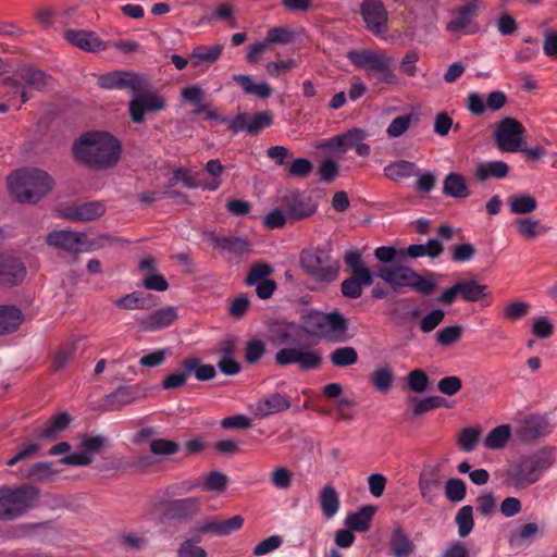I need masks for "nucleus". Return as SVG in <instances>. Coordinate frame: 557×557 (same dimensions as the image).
I'll return each mask as SVG.
<instances>
[{
	"label": "nucleus",
	"instance_id": "nucleus-1",
	"mask_svg": "<svg viewBox=\"0 0 557 557\" xmlns=\"http://www.w3.org/2000/svg\"><path fill=\"white\" fill-rule=\"evenodd\" d=\"M75 159L90 168L107 170L114 168L122 153L121 141L111 133L89 131L73 145Z\"/></svg>",
	"mask_w": 557,
	"mask_h": 557
},
{
	"label": "nucleus",
	"instance_id": "nucleus-2",
	"mask_svg": "<svg viewBox=\"0 0 557 557\" xmlns=\"http://www.w3.org/2000/svg\"><path fill=\"white\" fill-rule=\"evenodd\" d=\"M557 448L546 445L512 462L503 474L504 483L515 490H525L539 482L556 462Z\"/></svg>",
	"mask_w": 557,
	"mask_h": 557
},
{
	"label": "nucleus",
	"instance_id": "nucleus-3",
	"mask_svg": "<svg viewBox=\"0 0 557 557\" xmlns=\"http://www.w3.org/2000/svg\"><path fill=\"white\" fill-rule=\"evenodd\" d=\"M8 184L20 202L36 203L52 189L54 181L41 169L26 168L11 174Z\"/></svg>",
	"mask_w": 557,
	"mask_h": 557
},
{
	"label": "nucleus",
	"instance_id": "nucleus-4",
	"mask_svg": "<svg viewBox=\"0 0 557 557\" xmlns=\"http://www.w3.org/2000/svg\"><path fill=\"white\" fill-rule=\"evenodd\" d=\"M302 331L311 336L332 343L347 339V319L338 311H311L302 317Z\"/></svg>",
	"mask_w": 557,
	"mask_h": 557
},
{
	"label": "nucleus",
	"instance_id": "nucleus-5",
	"mask_svg": "<svg viewBox=\"0 0 557 557\" xmlns=\"http://www.w3.org/2000/svg\"><path fill=\"white\" fill-rule=\"evenodd\" d=\"M347 58L357 69L363 71L368 76H374L380 83L396 85L399 77L393 70L394 59L392 55L371 49L349 50Z\"/></svg>",
	"mask_w": 557,
	"mask_h": 557
},
{
	"label": "nucleus",
	"instance_id": "nucleus-6",
	"mask_svg": "<svg viewBox=\"0 0 557 557\" xmlns=\"http://www.w3.org/2000/svg\"><path fill=\"white\" fill-rule=\"evenodd\" d=\"M300 265L313 280L326 284L336 280L339 273L337 261L322 249L304 250L300 255Z\"/></svg>",
	"mask_w": 557,
	"mask_h": 557
},
{
	"label": "nucleus",
	"instance_id": "nucleus-7",
	"mask_svg": "<svg viewBox=\"0 0 557 557\" xmlns=\"http://www.w3.org/2000/svg\"><path fill=\"white\" fill-rule=\"evenodd\" d=\"M49 76L40 71L32 67L22 69L16 79H8L7 84L10 87L8 101L12 104L20 98L16 109L29 99V89L41 90L48 85Z\"/></svg>",
	"mask_w": 557,
	"mask_h": 557
},
{
	"label": "nucleus",
	"instance_id": "nucleus-8",
	"mask_svg": "<svg viewBox=\"0 0 557 557\" xmlns=\"http://www.w3.org/2000/svg\"><path fill=\"white\" fill-rule=\"evenodd\" d=\"M37 497L33 487L0 490V520H12L30 508Z\"/></svg>",
	"mask_w": 557,
	"mask_h": 557
},
{
	"label": "nucleus",
	"instance_id": "nucleus-9",
	"mask_svg": "<svg viewBox=\"0 0 557 557\" xmlns=\"http://www.w3.org/2000/svg\"><path fill=\"white\" fill-rule=\"evenodd\" d=\"M275 361L281 366L296 363L301 370H314L320 368L322 357L310 346L294 343L282 347L275 355Z\"/></svg>",
	"mask_w": 557,
	"mask_h": 557
},
{
	"label": "nucleus",
	"instance_id": "nucleus-10",
	"mask_svg": "<svg viewBox=\"0 0 557 557\" xmlns=\"http://www.w3.org/2000/svg\"><path fill=\"white\" fill-rule=\"evenodd\" d=\"M148 86L145 78V85H140L138 89L133 90L129 101V115L133 122L143 123L145 113L156 112L164 109V99L157 94L146 90Z\"/></svg>",
	"mask_w": 557,
	"mask_h": 557
},
{
	"label": "nucleus",
	"instance_id": "nucleus-11",
	"mask_svg": "<svg viewBox=\"0 0 557 557\" xmlns=\"http://www.w3.org/2000/svg\"><path fill=\"white\" fill-rule=\"evenodd\" d=\"M525 128L523 125L512 119H503L494 131V137L497 147L504 152H517L524 143Z\"/></svg>",
	"mask_w": 557,
	"mask_h": 557
},
{
	"label": "nucleus",
	"instance_id": "nucleus-12",
	"mask_svg": "<svg viewBox=\"0 0 557 557\" xmlns=\"http://www.w3.org/2000/svg\"><path fill=\"white\" fill-rule=\"evenodd\" d=\"M369 134L362 128H351L345 133L330 138L325 147L335 152H345L355 149L360 157H368L371 152L370 146L366 143Z\"/></svg>",
	"mask_w": 557,
	"mask_h": 557
},
{
	"label": "nucleus",
	"instance_id": "nucleus-13",
	"mask_svg": "<svg viewBox=\"0 0 557 557\" xmlns=\"http://www.w3.org/2000/svg\"><path fill=\"white\" fill-rule=\"evenodd\" d=\"M360 13L368 30L377 37H383L387 23V11L380 0H363Z\"/></svg>",
	"mask_w": 557,
	"mask_h": 557
},
{
	"label": "nucleus",
	"instance_id": "nucleus-14",
	"mask_svg": "<svg viewBox=\"0 0 557 557\" xmlns=\"http://www.w3.org/2000/svg\"><path fill=\"white\" fill-rule=\"evenodd\" d=\"M98 84L104 89H129L133 92L145 85V77L134 72L113 71L101 75Z\"/></svg>",
	"mask_w": 557,
	"mask_h": 557
},
{
	"label": "nucleus",
	"instance_id": "nucleus-15",
	"mask_svg": "<svg viewBox=\"0 0 557 557\" xmlns=\"http://www.w3.org/2000/svg\"><path fill=\"white\" fill-rule=\"evenodd\" d=\"M419 491L422 498L428 503H433L441 490L442 476L438 466H424L419 475Z\"/></svg>",
	"mask_w": 557,
	"mask_h": 557
},
{
	"label": "nucleus",
	"instance_id": "nucleus-16",
	"mask_svg": "<svg viewBox=\"0 0 557 557\" xmlns=\"http://www.w3.org/2000/svg\"><path fill=\"white\" fill-rule=\"evenodd\" d=\"M64 37L72 46L87 52L98 53L107 49V44L87 29H66Z\"/></svg>",
	"mask_w": 557,
	"mask_h": 557
},
{
	"label": "nucleus",
	"instance_id": "nucleus-17",
	"mask_svg": "<svg viewBox=\"0 0 557 557\" xmlns=\"http://www.w3.org/2000/svg\"><path fill=\"white\" fill-rule=\"evenodd\" d=\"M47 243L54 248L79 252L86 247V236L72 231H53L47 235Z\"/></svg>",
	"mask_w": 557,
	"mask_h": 557
},
{
	"label": "nucleus",
	"instance_id": "nucleus-18",
	"mask_svg": "<svg viewBox=\"0 0 557 557\" xmlns=\"http://www.w3.org/2000/svg\"><path fill=\"white\" fill-rule=\"evenodd\" d=\"M480 7V0H471L466 5L456 10L453 13L451 21L447 24V29L453 33L460 30H466L469 34L474 33L476 28L472 27L471 24L475 18Z\"/></svg>",
	"mask_w": 557,
	"mask_h": 557
},
{
	"label": "nucleus",
	"instance_id": "nucleus-19",
	"mask_svg": "<svg viewBox=\"0 0 557 557\" xmlns=\"http://www.w3.org/2000/svg\"><path fill=\"white\" fill-rule=\"evenodd\" d=\"M177 318L176 309L166 306L137 319L144 332H153L170 326Z\"/></svg>",
	"mask_w": 557,
	"mask_h": 557
},
{
	"label": "nucleus",
	"instance_id": "nucleus-20",
	"mask_svg": "<svg viewBox=\"0 0 557 557\" xmlns=\"http://www.w3.org/2000/svg\"><path fill=\"white\" fill-rule=\"evenodd\" d=\"M243 524L244 518L239 515L226 520L208 519L196 528V532L198 534L211 533L215 536H226L239 530Z\"/></svg>",
	"mask_w": 557,
	"mask_h": 557
},
{
	"label": "nucleus",
	"instance_id": "nucleus-21",
	"mask_svg": "<svg viewBox=\"0 0 557 557\" xmlns=\"http://www.w3.org/2000/svg\"><path fill=\"white\" fill-rule=\"evenodd\" d=\"M25 276L26 268L20 259L0 255V283L16 285L23 282Z\"/></svg>",
	"mask_w": 557,
	"mask_h": 557
},
{
	"label": "nucleus",
	"instance_id": "nucleus-22",
	"mask_svg": "<svg viewBox=\"0 0 557 557\" xmlns=\"http://www.w3.org/2000/svg\"><path fill=\"white\" fill-rule=\"evenodd\" d=\"M72 417L67 411H61L48 419L37 431V437L40 441H53L71 424Z\"/></svg>",
	"mask_w": 557,
	"mask_h": 557
},
{
	"label": "nucleus",
	"instance_id": "nucleus-23",
	"mask_svg": "<svg viewBox=\"0 0 557 557\" xmlns=\"http://www.w3.org/2000/svg\"><path fill=\"white\" fill-rule=\"evenodd\" d=\"M377 276L393 287H408L414 271L404 265H382L377 270Z\"/></svg>",
	"mask_w": 557,
	"mask_h": 557
},
{
	"label": "nucleus",
	"instance_id": "nucleus-24",
	"mask_svg": "<svg viewBox=\"0 0 557 557\" xmlns=\"http://www.w3.org/2000/svg\"><path fill=\"white\" fill-rule=\"evenodd\" d=\"M106 208L101 202H85L73 208L65 209L61 215L74 222H89L104 214Z\"/></svg>",
	"mask_w": 557,
	"mask_h": 557
},
{
	"label": "nucleus",
	"instance_id": "nucleus-25",
	"mask_svg": "<svg viewBox=\"0 0 557 557\" xmlns=\"http://www.w3.org/2000/svg\"><path fill=\"white\" fill-rule=\"evenodd\" d=\"M290 407L289 401L281 394H272L259 399L250 406V410L257 417H268L287 410Z\"/></svg>",
	"mask_w": 557,
	"mask_h": 557
},
{
	"label": "nucleus",
	"instance_id": "nucleus-26",
	"mask_svg": "<svg viewBox=\"0 0 557 557\" xmlns=\"http://www.w3.org/2000/svg\"><path fill=\"white\" fill-rule=\"evenodd\" d=\"M211 243L214 249L226 255L230 259L238 258L249 250V245L242 237L211 236Z\"/></svg>",
	"mask_w": 557,
	"mask_h": 557
},
{
	"label": "nucleus",
	"instance_id": "nucleus-27",
	"mask_svg": "<svg viewBox=\"0 0 557 557\" xmlns=\"http://www.w3.org/2000/svg\"><path fill=\"white\" fill-rule=\"evenodd\" d=\"M228 478L221 471H211L206 475L195 480L188 485V490L200 488L203 492L215 493L220 495L227 487Z\"/></svg>",
	"mask_w": 557,
	"mask_h": 557
},
{
	"label": "nucleus",
	"instance_id": "nucleus-28",
	"mask_svg": "<svg viewBox=\"0 0 557 557\" xmlns=\"http://www.w3.org/2000/svg\"><path fill=\"white\" fill-rule=\"evenodd\" d=\"M443 193L456 199H465L470 196V189L465 176L457 172H450L444 177Z\"/></svg>",
	"mask_w": 557,
	"mask_h": 557
},
{
	"label": "nucleus",
	"instance_id": "nucleus-29",
	"mask_svg": "<svg viewBox=\"0 0 557 557\" xmlns=\"http://www.w3.org/2000/svg\"><path fill=\"white\" fill-rule=\"evenodd\" d=\"M509 166L500 160L481 162L475 166L474 176L480 182L490 178L502 180L508 175Z\"/></svg>",
	"mask_w": 557,
	"mask_h": 557
},
{
	"label": "nucleus",
	"instance_id": "nucleus-30",
	"mask_svg": "<svg viewBox=\"0 0 557 557\" xmlns=\"http://www.w3.org/2000/svg\"><path fill=\"white\" fill-rule=\"evenodd\" d=\"M233 82L239 85L246 95L267 99L272 95V88L267 82H255L250 75L235 74L232 76Z\"/></svg>",
	"mask_w": 557,
	"mask_h": 557
},
{
	"label": "nucleus",
	"instance_id": "nucleus-31",
	"mask_svg": "<svg viewBox=\"0 0 557 557\" xmlns=\"http://www.w3.org/2000/svg\"><path fill=\"white\" fill-rule=\"evenodd\" d=\"M384 175L394 182L410 178L419 174V168L416 163L407 160H397L391 162L383 169Z\"/></svg>",
	"mask_w": 557,
	"mask_h": 557
},
{
	"label": "nucleus",
	"instance_id": "nucleus-32",
	"mask_svg": "<svg viewBox=\"0 0 557 557\" xmlns=\"http://www.w3.org/2000/svg\"><path fill=\"white\" fill-rule=\"evenodd\" d=\"M389 547L394 557H409L414 545L400 527H395L391 533Z\"/></svg>",
	"mask_w": 557,
	"mask_h": 557
},
{
	"label": "nucleus",
	"instance_id": "nucleus-33",
	"mask_svg": "<svg viewBox=\"0 0 557 557\" xmlns=\"http://www.w3.org/2000/svg\"><path fill=\"white\" fill-rule=\"evenodd\" d=\"M302 330L301 325L294 322H283L273 330L272 343L278 347L296 343V338Z\"/></svg>",
	"mask_w": 557,
	"mask_h": 557
},
{
	"label": "nucleus",
	"instance_id": "nucleus-34",
	"mask_svg": "<svg viewBox=\"0 0 557 557\" xmlns=\"http://www.w3.org/2000/svg\"><path fill=\"white\" fill-rule=\"evenodd\" d=\"M512 435V430L509 424H500L494 429H492L483 441V445L486 449L490 450H500L504 449L510 437Z\"/></svg>",
	"mask_w": 557,
	"mask_h": 557
},
{
	"label": "nucleus",
	"instance_id": "nucleus-35",
	"mask_svg": "<svg viewBox=\"0 0 557 557\" xmlns=\"http://www.w3.org/2000/svg\"><path fill=\"white\" fill-rule=\"evenodd\" d=\"M375 513L373 506H363L357 512L349 513L345 519V524L350 531L366 532Z\"/></svg>",
	"mask_w": 557,
	"mask_h": 557
},
{
	"label": "nucleus",
	"instance_id": "nucleus-36",
	"mask_svg": "<svg viewBox=\"0 0 557 557\" xmlns=\"http://www.w3.org/2000/svg\"><path fill=\"white\" fill-rule=\"evenodd\" d=\"M23 321L22 311L14 306H0V335L14 332Z\"/></svg>",
	"mask_w": 557,
	"mask_h": 557
},
{
	"label": "nucleus",
	"instance_id": "nucleus-37",
	"mask_svg": "<svg viewBox=\"0 0 557 557\" xmlns=\"http://www.w3.org/2000/svg\"><path fill=\"white\" fill-rule=\"evenodd\" d=\"M553 426L549 420L544 416H531L529 417L523 426V433L528 438H540L550 434Z\"/></svg>",
	"mask_w": 557,
	"mask_h": 557
},
{
	"label": "nucleus",
	"instance_id": "nucleus-38",
	"mask_svg": "<svg viewBox=\"0 0 557 557\" xmlns=\"http://www.w3.org/2000/svg\"><path fill=\"white\" fill-rule=\"evenodd\" d=\"M457 286L459 296L468 302L480 301L488 296L486 293L487 286L479 284L475 280L457 282Z\"/></svg>",
	"mask_w": 557,
	"mask_h": 557
},
{
	"label": "nucleus",
	"instance_id": "nucleus-39",
	"mask_svg": "<svg viewBox=\"0 0 557 557\" xmlns=\"http://www.w3.org/2000/svg\"><path fill=\"white\" fill-rule=\"evenodd\" d=\"M320 504L323 517L326 520L332 519L339 510V497L335 488L325 485L320 493Z\"/></svg>",
	"mask_w": 557,
	"mask_h": 557
},
{
	"label": "nucleus",
	"instance_id": "nucleus-40",
	"mask_svg": "<svg viewBox=\"0 0 557 557\" xmlns=\"http://www.w3.org/2000/svg\"><path fill=\"white\" fill-rule=\"evenodd\" d=\"M78 347V343L76 339H71L58 348L53 357V367L57 371L62 370L74 359Z\"/></svg>",
	"mask_w": 557,
	"mask_h": 557
},
{
	"label": "nucleus",
	"instance_id": "nucleus-41",
	"mask_svg": "<svg viewBox=\"0 0 557 557\" xmlns=\"http://www.w3.org/2000/svg\"><path fill=\"white\" fill-rule=\"evenodd\" d=\"M222 51L223 47L221 45H213L209 47L199 46L193 50L191 58L195 65H200L203 63L211 64L221 57Z\"/></svg>",
	"mask_w": 557,
	"mask_h": 557
},
{
	"label": "nucleus",
	"instance_id": "nucleus-42",
	"mask_svg": "<svg viewBox=\"0 0 557 557\" xmlns=\"http://www.w3.org/2000/svg\"><path fill=\"white\" fill-rule=\"evenodd\" d=\"M206 171L212 176L211 181L199 184H188V186H197L211 191L216 190L221 186L220 176L224 172V166L221 164L220 160L212 159L207 162Z\"/></svg>",
	"mask_w": 557,
	"mask_h": 557
},
{
	"label": "nucleus",
	"instance_id": "nucleus-43",
	"mask_svg": "<svg viewBox=\"0 0 557 557\" xmlns=\"http://www.w3.org/2000/svg\"><path fill=\"white\" fill-rule=\"evenodd\" d=\"M417 116L413 113H408L395 117L386 128V134L391 138L403 136L414 123Z\"/></svg>",
	"mask_w": 557,
	"mask_h": 557
},
{
	"label": "nucleus",
	"instance_id": "nucleus-44",
	"mask_svg": "<svg viewBox=\"0 0 557 557\" xmlns=\"http://www.w3.org/2000/svg\"><path fill=\"white\" fill-rule=\"evenodd\" d=\"M455 522L458 528V535L463 539L467 537L473 530V509L471 506H462L456 513Z\"/></svg>",
	"mask_w": 557,
	"mask_h": 557
},
{
	"label": "nucleus",
	"instance_id": "nucleus-45",
	"mask_svg": "<svg viewBox=\"0 0 557 557\" xmlns=\"http://www.w3.org/2000/svg\"><path fill=\"white\" fill-rule=\"evenodd\" d=\"M536 208V199L529 194L512 196L509 199V209L515 214H528L533 212Z\"/></svg>",
	"mask_w": 557,
	"mask_h": 557
},
{
	"label": "nucleus",
	"instance_id": "nucleus-46",
	"mask_svg": "<svg viewBox=\"0 0 557 557\" xmlns=\"http://www.w3.org/2000/svg\"><path fill=\"white\" fill-rule=\"evenodd\" d=\"M191 364H186L185 360L181 363L180 368L170 373L169 375H166L164 377V380L162 381V388L163 389H174V388H178L183 385H185V383L187 382L188 377H189V373H188V370L191 369L190 367Z\"/></svg>",
	"mask_w": 557,
	"mask_h": 557
},
{
	"label": "nucleus",
	"instance_id": "nucleus-47",
	"mask_svg": "<svg viewBox=\"0 0 557 557\" xmlns=\"http://www.w3.org/2000/svg\"><path fill=\"white\" fill-rule=\"evenodd\" d=\"M531 332L539 339H546L553 336L555 325L547 315H537L531 320Z\"/></svg>",
	"mask_w": 557,
	"mask_h": 557
},
{
	"label": "nucleus",
	"instance_id": "nucleus-48",
	"mask_svg": "<svg viewBox=\"0 0 557 557\" xmlns=\"http://www.w3.org/2000/svg\"><path fill=\"white\" fill-rule=\"evenodd\" d=\"M335 367H349L358 361V352L351 346L336 348L330 356Z\"/></svg>",
	"mask_w": 557,
	"mask_h": 557
},
{
	"label": "nucleus",
	"instance_id": "nucleus-49",
	"mask_svg": "<svg viewBox=\"0 0 557 557\" xmlns=\"http://www.w3.org/2000/svg\"><path fill=\"white\" fill-rule=\"evenodd\" d=\"M317 211V205L309 200H297L289 205L287 216L290 221H298L311 216Z\"/></svg>",
	"mask_w": 557,
	"mask_h": 557
},
{
	"label": "nucleus",
	"instance_id": "nucleus-50",
	"mask_svg": "<svg viewBox=\"0 0 557 557\" xmlns=\"http://www.w3.org/2000/svg\"><path fill=\"white\" fill-rule=\"evenodd\" d=\"M296 38L294 29L289 26L272 27L268 30L265 40L269 45H288Z\"/></svg>",
	"mask_w": 557,
	"mask_h": 557
},
{
	"label": "nucleus",
	"instance_id": "nucleus-51",
	"mask_svg": "<svg viewBox=\"0 0 557 557\" xmlns=\"http://www.w3.org/2000/svg\"><path fill=\"white\" fill-rule=\"evenodd\" d=\"M530 304L524 300L508 302L502 310V317L507 321H517L524 318L530 311Z\"/></svg>",
	"mask_w": 557,
	"mask_h": 557
},
{
	"label": "nucleus",
	"instance_id": "nucleus-52",
	"mask_svg": "<svg viewBox=\"0 0 557 557\" xmlns=\"http://www.w3.org/2000/svg\"><path fill=\"white\" fill-rule=\"evenodd\" d=\"M149 450L154 456L168 457L178 453L180 444L166 438H152L149 444Z\"/></svg>",
	"mask_w": 557,
	"mask_h": 557
},
{
	"label": "nucleus",
	"instance_id": "nucleus-53",
	"mask_svg": "<svg viewBox=\"0 0 557 557\" xmlns=\"http://www.w3.org/2000/svg\"><path fill=\"white\" fill-rule=\"evenodd\" d=\"M176 557H208L207 550L197 539H184L176 548Z\"/></svg>",
	"mask_w": 557,
	"mask_h": 557
},
{
	"label": "nucleus",
	"instance_id": "nucleus-54",
	"mask_svg": "<svg viewBox=\"0 0 557 557\" xmlns=\"http://www.w3.org/2000/svg\"><path fill=\"white\" fill-rule=\"evenodd\" d=\"M371 381L376 391L386 393L393 386V373L387 367H377L372 373Z\"/></svg>",
	"mask_w": 557,
	"mask_h": 557
},
{
	"label": "nucleus",
	"instance_id": "nucleus-55",
	"mask_svg": "<svg viewBox=\"0 0 557 557\" xmlns=\"http://www.w3.org/2000/svg\"><path fill=\"white\" fill-rule=\"evenodd\" d=\"M170 348H159L151 351H145L139 359V364L145 368H156L163 364L171 355Z\"/></svg>",
	"mask_w": 557,
	"mask_h": 557
},
{
	"label": "nucleus",
	"instance_id": "nucleus-56",
	"mask_svg": "<svg viewBox=\"0 0 557 557\" xmlns=\"http://www.w3.org/2000/svg\"><path fill=\"white\" fill-rule=\"evenodd\" d=\"M516 225L518 232L529 238L545 234L548 231V227L541 226L539 221L530 218L518 219Z\"/></svg>",
	"mask_w": 557,
	"mask_h": 557
},
{
	"label": "nucleus",
	"instance_id": "nucleus-57",
	"mask_svg": "<svg viewBox=\"0 0 557 557\" xmlns=\"http://www.w3.org/2000/svg\"><path fill=\"white\" fill-rule=\"evenodd\" d=\"M186 364H191L188 370L189 375L195 374L199 381H208L215 376V369L211 364H202L198 358H188L185 360Z\"/></svg>",
	"mask_w": 557,
	"mask_h": 557
},
{
	"label": "nucleus",
	"instance_id": "nucleus-58",
	"mask_svg": "<svg viewBox=\"0 0 557 557\" xmlns=\"http://www.w3.org/2000/svg\"><path fill=\"white\" fill-rule=\"evenodd\" d=\"M481 428L479 426H471L466 428L460 432L458 444L460 448L465 451H472L474 450L479 438L481 436Z\"/></svg>",
	"mask_w": 557,
	"mask_h": 557
},
{
	"label": "nucleus",
	"instance_id": "nucleus-59",
	"mask_svg": "<svg viewBox=\"0 0 557 557\" xmlns=\"http://www.w3.org/2000/svg\"><path fill=\"white\" fill-rule=\"evenodd\" d=\"M273 123V115L269 111H261L253 114L248 120L247 133L250 135H256L260 131L271 126Z\"/></svg>",
	"mask_w": 557,
	"mask_h": 557
},
{
	"label": "nucleus",
	"instance_id": "nucleus-60",
	"mask_svg": "<svg viewBox=\"0 0 557 557\" xmlns=\"http://www.w3.org/2000/svg\"><path fill=\"white\" fill-rule=\"evenodd\" d=\"M466 484L460 479H449L445 484V496L450 502H461L466 497Z\"/></svg>",
	"mask_w": 557,
	"mask_h": 557
},
{
	"label": "nucleus",
	"instance_id": "nucleus-61",
	"mask_svg": "<svg viewBox=\"0 0 557 557\" xmlns=\"http://www.w3.org/2000/svg\"><path fill=\"white\" fill-rule=\"evenodd\" d=\"M200 500L197 497H187L172 503V509L181 516H189L198 512Z\"/></svg>",
	"mask_w": 557,
	"mask_h": 557
},
{
	"label": "nucleus",
	"instance_id": "nucleus-62",
	"mask_svg": "<svg viewBox=\"0 0 557 557\" xmlns=\"http://www.w3.org/2000/svg\"><path fill=\"white\" fill-rule=\"evenodd\" d=\"M446 400L440 396H430L422 399H416L413 406V413L421 414L432 409L445 406Z\"/></svg>",
	"mask_w": 557,
	"mask_h": 557
},
{
	"label": "nucleus",
	"instance_id": "nucleus-63",
	"mask_svg": "<svg viewBox=\"0 0 557 557\" xmlns=\"http://www.w3.org/2000/svg\"><path fill=\"white\" fill-rule=\"evenodd\" d=\"M293 473L285 467L275 468L271 473V483L278 490H287L292 485Z\"/></svg>",
	"mask_w": 557,
	"mask_h": 557
},
{
	"label": "nucleus",
	"instance_id": "nucleus-64",
	"mask_svg": "<svg viewBox=\"0 0 557 557\" xmlns=\"http://www.w3.org/2000/svg\"><path fill=\"white\" fill-rule=\"evenodd\" d=\"M420 55L417 51H408L399 62V70L408 77H414L418 73L417 63Z\"/></svg>",
	"mask_w": 557,
	"mask_h": 557
}]
</instances>
